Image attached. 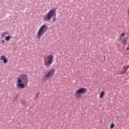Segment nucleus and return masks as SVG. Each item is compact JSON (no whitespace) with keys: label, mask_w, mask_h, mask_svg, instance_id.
Instances as JSON below:
<instances>
[{"label":"nucleus","mask_w":129,"mask_h":129,"mask_svg":"<svg viewBox=\"0 0 129 129\" xmlns=\"http://www.w3.org/2000/svg\"><path fill=\"white\" fill-rule=\"evenodd\" d=\"M104 95V91L101 92L100 94V98H102Z\"/></svg>","instance_id":"10"},{"label":"nucleus","mask_w":129,"mask_h":129,"mask_svg":"<svg viewBox=\"0 0 129 129\" xmlns=\"http://www.w3.org/2000/svg\"><path fill=\"white\" fill-rule=\"evenodd\" d=\"M53 55H50L46 56L44 58V65H45L47 67H49L53 64V62H54Z\"/></svg>","instance_id":"4"},{"label":"nucleus","mask_w":129,"mask_h":129,"mask_svg":"<svg viewBox=\"0 0 129 129\" xmlns=\"http://www.w3.org/2000/svg\"><path fill=\"white\" fill-rule=\"evenodd\" d=\"M17 86L20 88H25V85L28 84V76L26 75H22L17 78Z\"/></svg>","instance_id":"1"},{"label":"nucleus","mask_w":129,"mask_h":129,"mask_svg":"<svg viewBox=\"0 0 129 129\" xmlns=\"http://www.w3.org/2000/svg\"><path fill=\"white\" fill-rule=\"evenodd\" d=\"M123 36H125V33H122L121 34V37H123Z\"/></svg>","instance_id":"15"},{"label":"nucleus","mask_w":129,"mask_h":129,"mask_svg":"<svg viewBox=\"0 0 129 129\" xmlns=\"http://www.w3.org/2000/svg\"><path fill=\"white\" fill-rule=\"evenodd\" d=\"M14 100H17V99H18V96H16L14 97Z\"/></svg>","instance_id":"16"},{"label":"nucleus","mask_w":129,"mask_h":129,"mask_svg":"<svg viewBox=\"0 0 129 129\" xmlns=\"http://www.w3.org/2000/svg\"><path fill=\"white\" fill-rule=\"evenodd\" d=\"M5 40L6 41H10V40H11V36H6V38H5Z\"/></svg>","instance_id":"11"},{"label":"nucleus","mask_w":129,"mask_h":129,"mask_svg":"<svg viewBox=\"0 0 129 129\" xmlns=\"http://www.w3.org/2000/svg\"><path fill=\"white\" fill-rule=\"evenodd\" d=\"M87 91L86 89L84 88H81L77 91L76 95L77 96V94H84Z\"/></svg>","instance_id":"5"},{"label":"nucleus","mask_w":129,"mask_h":129,"mask_svg":"<svg viewBox=\"0 0 129 129\" xmlns=\"http://www.w3.org/2000/svg\"><path fill=\"white\" fill-rule=\"evenodd\" d=\"M8 32H4L2 34V37H5L6 36V35H8Z\"/></svg>","instance_id":"13"},{"label":"nucleus","mask_w":129,"mask_h":129,"mask_svg":"<svg viewBox=\"0 0 129 129\" xmlns=\"http://www.w3.org/2000/svg\"><path fill=\"white\" fill-rule=\"evenodd\" d=\"M122 43L124 45H126V44H127V41L126 40V38H125L123 39Z\"/></svg>","instance_id":"9"},{"label":"nucleus","mask_w":129,"mask_h":129,"mask_svg":"<svg viewBox=\"0 0 129 129\" xmlns=\"http://www.w3.org/2000/svg\"><path fill=\"white\" fill-rule=\"evenodd\" d=\"M114 127V124L112 123L110 126V128H113Z\"/></svg>","instance_id":"14"},{"label":"nucleus","mask_w":129,"mask_h":129,"mask_svg":"<svg viewBox=\"0 0 129 129\" xmlns=\"http://www.w3.org/2000/svg\"><path fill=\"white\" fill-rule=\"evenodd\" d=\"M54 70H51L50 71L47 72L46 75L44 76L45 78H49L50 76H53L54 75Z\"/></svg>","instance_id":"6"},{"label":"nucleus","mask_w":129,"mask_h":129,"mask_svg":"<svg viewBox=\"0 0 129 129\" xmlns=\"http://www.w3.org/2000/svg\"><path fill=\"white\" fill-rule=\"evenodd\" d=\"M39 94H40V92L37 93L35 97H34V99H36L37 98H38L39 97Z\"/></svg>","instance_id":"12"},{"label":"nucleus","mask_w":129,"mask_h":129,"mask_svg":"<svg viewBox=\"0 0 129 129\" xmlns=\"http://www.w3.org/2000/svg\"><path fill=\"white\" fill-rule=\"evenodd\" d=\"M52 17H53L52 22H55L56 21V10L55 9L50 10L47 14L44 15L43 20L45 22H50Z\"/></svg>","instance_id":"2"},{"label":"nucleus","mask_w":129,"mask_h":129,"mask_svg":"<svg viewBox=\"0 0 129 129\" xmlns=\"http://www.w3.org/2000/svg\"><path fill=\"white\" fill-rule=\"evenodd\" d=\"M47 31H48V26L46 24H43L38 30L37 35V39H40Z\"/></svg>","instance_id":"3"},{"label":"nucleus","mask_w":129,"mask_h":129,"mask_svg":"<svg viewBox=\"0 0 129 129\" xmlns=\"http://www.w3.org/2000/svg\"><path fill=\"white\" fill-rule=\"evenodd\" d=\"M1 60H3V63H4V64H7V63H8V59L6 58V56L5 55H2L1 56Z\"/></svg>","instance_id":"8"},{"label":"nucleus","mask_w":129,"mask_h":129,"mask_svg":"<svg viewBox=\"0 0 129 129\" xmlns=\"http://www.w3.org/2000/svg\"><path fill=\"white\" fill-rule=\"evenodd\" d=\"M128 68H129V65H128L126 67H124L123 70H122V71H120L119 72V74H120V75H121L122 74H125V73H126V72L127 71V69H128Z\"/></svg>","instance_id":"7"},{"label":"nucleus","mask_w":129,"mask_h":129,"mask_svg":"<svg viewBox=\"0 0 129 129\" xmlns=\"http://www.w3.org/2000/svg\"><path fill=\"white\" fill-rule=\"evenodd\" d=\"M2 44H5V40H2Z\"/></svg>","instance_id":"17"},{"label":"nucleus","mask_w":129,"mask_h":129,"mask_svg":"<svg viewBox=\"0 0 129 129\" xmlns=\"http://www.w3.org/2000/svg\"><path fill=\"white\" fill-rule=\"evenodd\" d=\"M104 59H105V56H104Z\"/></svg>","instance_id":"18"}]
</instances>
